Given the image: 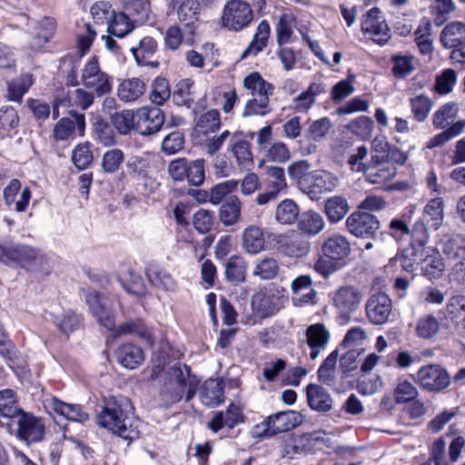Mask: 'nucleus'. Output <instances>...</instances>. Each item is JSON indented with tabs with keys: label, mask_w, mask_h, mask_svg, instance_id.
Segmentation results:
<instances>
[{
	"label": "nucleus",
	"mask_w": 465,
	"mask_h": 465,
	"mask_svg": "<svg viewBox=\"0 0 465 465\" xmlns=\"http://www.w3.org/2000/svg\"><path fill=\"white\" fill-rule=\"evenodd\" d=\"M415 40L421 54L431 57L434 46L431 35V24L429 18L423 17L415 31Z\"/></svg>",
	"instance_id": "38"
},
{
	"label": "nucleus",
	"mask_w": 465,
	"mask_h": 465,
	"mask_svg": "<svg viewBox=\"0 0 465 465\" xmlns=\"http://www.w3.org/2000/svg\"><path fill=\"white\" fill-rule=\"evenodd\" d=\"M242 246L250 254H257L265 249V239L262 228L250 225L242 235Z\"/></svg>",
	"instance_id": "30"
},
{
	"label": "nucleus",
	"mask_w": 465,
	"mask_h": 465,
	"mask_svg": "<svg viewBox=\"0 0 465 465\" xmlns=\"http://www.w3.org/2000/svg\"><path fill=\"white\" fill-rule=\"evenodd\" d=\"M268 189L280 193L287 188L284 169L279 166H267Z\"/></svg>",
	"instance_id": "61"
},
{
	"label": "nucleus",
	"mask_w": 465,
	"mask_h": 465,
	"mask_svg": "<svg viewBox=\"0 0 465 465\" xmlns=\"http://www.w3.org/2000/svg\"><path fill=\"white\" fill-rule=\"evenodd\" d=\"M171 96L168 81L163 77H157L151 84L150 99L157 107L163 105Z\"/></svg>",
	"instance_id": "54"
},
{
	"label": "nucleus",
	"mask_w": 465,
	"mask_h": 465,
	"mask_svg": "<svg viewBox=\"0 0 465 465\" xmlns=\"http://www.w3.org/2000/svg\"><path fill=\"white\" fill-rule=\"evenodd\" d=\"M134 29V25L125 13L114 14L107 24V32L116 37H124Z\"/></svg>",
	"instance_id": "48"
},
{
	"label": "nucleus",
	"mask_w": 465,
	"mask_h": 465,
	"mask_svg": "<svg viewBox=\"0 0 465 465\" xmlns=\"http://www.w3.org/2000/svg\"><path fill=\"white\" fill-rule=\"evenodd\" d=\"M391 310V300L384 292L372 294L366 302V314L369 321L373 324L379 325L387 322Z\"/></svg>",
	"instance_id": "16"
},
{
	"label": "nucleus",
	"mask_w": 465,
	"mask_h": 465,
	"mask_svg": "<svg viewBox=\"0 0 465 465\" xmlns=\"http://www.w3.org/2000/svg\"><path fill=\"white\" fill-rule=\"evenodd\" d=\"M306 343L311 349L310 358L315 361L329 343L331 334L323 323H314L306 329Z\"/></svg>",
	"instance_id": "21"
},
{
	"label": "nucleus",
	"mask_w": 465,
	"mask_h": 465,
	"mask_svg": "<svg viewBox=\"0 0 465 465\" xmlns=\"http://www.w3.org/2000/svg\"><path fill=\"white\" fill-rule=\"evenodd\" d=\"M126 12L137 21H145L149 15V3L144 0H123Z\"/></svg>",
	"instance_id": "64"
},
{
	"label": "nucleus",
	"mask_w": 465,
	"mask_h": 465,
	"mask_svg": "<svg viewBox=\"0 0 465 465\" xmlns=\"http://www.w3.org/2000/svg\"><path fill=\"white\" fill-rule=\"evenodd\" d=\"M302 421V416L295 411H280L270 415L265 420L257 424L255 429L258 436H272L289 431Z\"/></svg>",
	"instance_id": "5"
},
{
	"label": "nucleus",
	"mask_w": 465,
	"mask_h": 465,
	"mask_svg": "<svg viewBox=\"0 0 465 465\" xmlns=\"http://www.w3.org/2000/svg\"><path fill=\"white\" fill-rule=\"evenodd\" d=\"M70 115L73 119L63 117L54 124L53 137L56 142L68 140L75 130L78 131L80 136H84L85 129L84 114L71 111Z\"/></svg>",
	"instance_id": "19"
},
{
	"label": "nucleus",
	"mask_w": 465,
	"mask_h": 465,
	"mask_svg": "<svg viewBox=\"0 0 465 465\" xmlns=\"http://www.w3.org/2000/svg\"><path fill=\"white\" fill-rule=\"evenodd\" d=\"M32 84L33 77L30 74H23L8 83L7 90L9 100L20 103Z\"/></svg>",
	"instance_id": "50"
},
{
	"label": "nucleus",
	"mask_w": 465,
	"mask_h": 465,
	"mask_svg": "<svg viewBox=\"0 0 465 465\" xmlns=\"http://www.w3.org/2000/svg\"><path fill=\"white\" fill-rule=\"evenodd\" d=\"M193 82L191 79L179 81L173 89V102L178 106L190 108L193 103Z\"/></svg>",
	"instance_id": "47"
},
{
	"label": "nucleus",
	"mask_w": 465,
	"mask_h": 465,
	"mask_svg": "<svg viewBox=\"0 0 465 465\" xmlns=\"http://www.w3.org/2000/svg\"><path fill=\"white\" fill-rule=\"evenodd\" d=\"M112 123L121 134H127L132 130L136 131V111L116 112L112 115Z\"/></svg>",
	"instance_id": "51"
},
{
	"label": "nucleus",
	"mask_w": 465,
	"mask_h": 465,
	"mask_svg": "<svg viewBox=\"0 0 465 465\" xmlns=\"http://www.w3.org/2000/svg\"><path fill=\"white\" fill-rule=\"evenodd\" d=\"M94 160L91 143L84 142L77 144L72 151V161L79 170L86 169Z\"/></svg>",
	"instance_id": "55"
},
{
	"label": "nucleus",
	"mask_w": 465,
	"mask_h": 465,
	"mask_svg": "<svg viewBox=\"0 0 465 465\" xmlns=\"http://www.w3.org/2000/svg\"><path fill=\"white\" fill-rule=\"evenodd\" d=\"M82 84L90 89L97 96H103L112 91L109 75L101 70L98 59L92 57L84 66L81 74Z\"/></svg>",
	"instance_id": "7"
},
{
	"label": "nucleus",
	"mask_w": 465,
	"mask_h": 465,
	"mask_svg": "<svg viewBox=\"0 0 465 465\" xmlns=\"http://www.w3.org/2000/svg\"><path fill=\"white\" fill-rule=\"evenodd\" d=\"M415 58L413 55L395 54L391 57L393 62L392 74L398 78H405L415 70Z\"/></svg>",
	"instance_id": "60"
},
{
	"label": "nucleus",
	"mask_w": 465,
	"mask_h": 465,
	"mask_svg": "<svg viewBox=\"0 0 465 465\" xmlns=\"http://www.w3.org/2000/svg\"><path fill=\"white\" fill-rule=\"evenodd\" d=\"M279 272V265L276 259L266 256L258 260L254 265L252 275L262 281L275 278Z\"/></svg>",
	"instance_id": "49"
},
{
	"label": "nucleus",
	"mask_w": 465,
	"mask_h": 465,
	"mask_svg": "<svg viewBox=\"0 0 465 465\" xmlns=\"http://www.w3.org/2000/svg\"><path fill=\"white\" fill-rule=\"evenodd\" d=\"M132 410V404L127 398L111 397L97 415V422L123 439L133 440L138 437L139 432L133 423Z\"/></svg>",
	"instance_id": "1"
},
{
	"label": "nucleus",
	"mask_w": 465,
	"mask_h": 465,
	"mask_svg": "<svg viewBox=\"0 0 465 465\" xmlns=\"http://www.w3.org/2000/svg\"><path fill=\"white\" fill-rule=\"evenodd\" d=\"M18 424L17 436L27 443L35 442L43 439L45 425L35 416L21 412L15 418Z\"/></svg>",
	"instance_id": "18"
},
{
	"label": "nucleus",
	"mask_w": 465,
	"mask_h": 465,
	"mask_svg": "<svg viewBox=\"0 0 465 465\" xmlns=\"http://www.w3.org/2000/svg\"><path fill=\"white\" fill-rule=\"evenodd\" d=\"M232 134L228 131L224 130L221 134H207L206 136H203L200 139L203 143L207 154L209 156H213L218 151L222 148L223 143L231 137Z\"/></svg>",
	"instance_id": "57"
},
{
	"label": "nucleus",
	"mask_w": 465,
	"mask_h": 465,
	"mask_svg": "<svg viewBox=\"0 0 465 465\" xmlns=\"http://www.w3.org/2000/svg\"><path fill=\"white\" fill-rule=\"evenodd\" d=\"M348 129L360 138L367 140L371 136L373 122L370 117L360 116L348 124Z\"/></svg>",
	"instance_id": "62"
},
{
	"label": "nucleus",
	"mask_w": 465,
	"mask_h": 465,
	"mask_svg": "<svg viewBox=\"0 0 465 465\" xmlns=\"http://www.w3.org/2000/svg\"><path fill=\"white\" fill-rule=\"evenodd\" d=\"M243 86L252 95V98L247 101L243 109V117L263 116L271 113L272 108L269 102L270 96L272 95L274 90L272 84L266 82L259 73L253 72L243 79Z\"/></svg>",
	"instance_id": "2"
},
{
	"label": "nucleus",
	"mask_w": 465,
	"mask_h": 465,
	"mask_svg": "<svg viewBox=\"0 0 465 465\" xmlns=\"http://www.w3.org/2000/svg\"><path fill=\"white\" fill-rule=\"evenodd\" d=\"M128 334L143 339L150 346L154 342L151 329L141 319L129 320L120 324L114 330L113 336L118 338Z\"/></svg>",
	"instance_id": "23"
},
{
	"label": "nucleus",
	"mask_w": 465,
	"mask_h": 465,
	"mask_svg": "<svg viewBox=\"0 0 465 465\" xmlns=\"http://www.w3.org/2000/svg\"><path fill=\"white\" fill-rule=\"evenodd\" d=\"M350 233L360 238H373L380 229L376 216L365 212H354L346 220Z\"/></svg>",
	"instance_id": "11"
},
{
	"label": "nucleus",
	"mask_w": 465,
	"mask_h": 465,
	"mask_svg": "<svg viewBox=\"0 0 465 465\" xmlns=\"http://www.w3.org/2000/svg\"><path fill=\"white\" fill-rule=\"evenodd\" d=\"M124 161V153L119 148L107 150L102 157L101 166L106 173H115Z\"/></svg>",
	"instance_id": "56"
},
{
	"label": "nucleus",
	"mask_w": 465,
	"mask_h": 465,
	"mask_svg": "<svg viewBox=\"0 0 465 465\" xmlns=\"http://www.w3.org/2000/svg\"><path fill=\"white\" fill-rule=\"evenodd\" d=\"M45 408L50 414H57L68 420L84 423L89 414L78 404L66 403L53 397L45 401Z\"/></svg>",
	"instance_id": "20"
},
{
	"label": "nucleus",
	"mask_w": 465,
	"mask_h": 465,
	"mask_svg": "<svg viewBox=\"0 0 465 465\" xmlns=\"http://www.w3.org/2000/svg\"><path fill=\"white\" fill-rule=\"evenodd\" d=\"M149 162L138 155L130 156L125 164L127 174L145 194L155 192L159 186L156 179L149 174Z\"/></svg>",
	"instance_id": "10"
},
{
	"label": "nucleus",
	"mask_w": 465,
	"mask_h": 465,
	"mask_svg": "<svg viewBox=\"0 0 465 465\" xmlns=\"http://www.w3.org/2000/svg\"><path fill=\"white\" fill-rule=\"evenodd\" d=\"M440 42L446 48H456L465 43V24L451 22L440 33Z\"/></svg>",
	"instance_id": "32"
},
{
	"label": "nucleus",
	"mask_w": 465,
	"mask_h": 465,
	"mask_svg": "<svg viewBox=\"0 0 465 465\" xmlns=\"http://www.w3.org/2000/svg\"><path fill=\"white\" fill-rule=\"evenodd\" d=\"M200 3L196 0H185L180 5L177 15L191 35H193L199 19Z\"/></svg>",
	"instance_id": "33"
},
{
	"label": "nucleus",
	"mask_w": 465,
	"mask_h": 465,
	"mask_svg": "<svg viewBox=\"0 0 465 465\" xmlns=\"http://www.w3.org/2000/svg\"><path fill=\"white\" fill-rule=\"evenodd\" d=\"M351 252V242L346 236L341 233L328 236L322 244V254L331 261H341L348 257Z\"/></svg>",
	"instance_id": "22"
},
{
	"label": "nucleus",
	"mask_w": 465,
	"mask_h": 465,
	"mask_svg": "<svg viewBox=\"0 0 465 465\" xmlns=\"http://www.w3.org/2000/svg\"><path fill=\"white\" fill-rule=\"evenodd\" d=\"M276 250L290 258H302L311 252V242L297 231L273 235Z\"/></svg>",
	"instance_id": "6"
},
{
	"label": "nucleus",
	"mask_w": 465,
	"mask_h": 465,
	"mask_svg": "<svg viewBox=\"0 0 465 465\" xmlns=\"http://www.w3.org/2000/svg\"><path fill=\"white\" fill-rule=\"evenodd\" d=\"M220 127V114L217 110L212 109L200 115L193 130L197 137L201 138L216 133Z\"/></svg>",
	"instance_id": "36"
},
{
	"label": "nucleus",
	"mask_w": 465,
	"mask_h": 465,
	"mask_svg": "<svg viewBox=\"0 0 465 465\" xmlns=\"http://www.w3.org/2000/svg\"><path fill=\"white\" fill-rule=\"evenodd\" d=\"M380 9L377 7L369 10L361 22V30L371 35L372 40L384 45L391 38V30L384 20L379 17Z\"/></svg>",
	"instance_id": "17"
},
{
	"label": "nucleus",
	"mask_w": 465,
	"mask_h": 465,
	"mask_svg": "<svg viewBox=\"0 0 465 465\" xmlns=\"http://www.w3.org/2000/svg\"><path fill=\"white\" fill-rule=\"evenodd\" d=\"M239 182L236 180H228L213 186L210 191V202L213 204H219L223 198L234 192L238 187Z\"/></svg>",
	"instance_id": "63"
},
{
	"label": "nucleus",
	"mask_w": 465,
	"mask_h": 465,
	"mask_svg": "<svg viewBox=\"0 0 465 465\" xmlns=\"http://www.w3.org/2000/svg\"><path fill=\"white\" fill-rule=\"evenodd\" d=\"M186 393V401H190L194 391L190 378V369L175 363L168 367L164 382L161 388L160 395L165 404L178 402Z\"/></svg>",
	"instance_id": "3"
},
{
	"label": "nucleus",
	"mask_w": 465,
	"mask_h": 465,
	"mask_svg": "<svg viewBox=\"0 0 465 465\" xmlns=\"http://www.w3.org/2000/svg\"><path fill=\"white\" fill-rule=\"evenodd\" d=\"M242 211V202L237 196H230L221 205L219 218L226 225H233L240 221Z\"/></svg>",
	"instance_id": "39"
},
{
	"label": "nucleus",
	"mask_w": 465,
	"mask_h": 465,
	"mask_svg": "<svg viewBox=\"0 0 465 465\" xmlns=\"http://www.w3.org/2000/svg\"><path fill=\"white\" fill-rule=\"evenodd\" d=\"M85 302L89 305L93 316L97 322L106 328L114 331L115 326L114 315L106 305L105 299L96 291H84Z\"/></svg>",
	"instance_id": "13"
},
{
	"label": "nucleus",
	"mask_w": 465,
	"mask_h": 465,
	"mask_svg": "<svg viewBox=\"0 0 465 465\" xmlns=\"http://www.w3.org/2000/svg\"><path fill=\"white\" fill-rule=\"evenodd\" d=\"M339 184V178L324 170L312 172L310 177L302 182L301 191L306 193L312 200L318 199L321 194L331 193Z\"/></svg>",
	"instance_id": "9"
},
{
	"label": "nucleus",
	"mask_w": 465,
	"mask_h": 465,
	"mask_svg": "<svg viewBox=\"0 0 465 465\" xmlns=\"http://www.w3.org/2000/svg\"><path fill=\"white\" fill-rule=\"evenodd\" d=\"M146 86L143 80L134 77L124 80L117 88V94L124 102H134L139 99L145 92Z\"/></svg>",
	"instance_id": "37"
},
{
	"label": "nucleus",
	"mask_w": 465,
	"mask_h": 465,
	"mask_svg": "<svg viewBox=\"0 0 465 465\" xmlns=\"http://www.w3.org/2000/svg\"><path fill=\"white\" fill-rule=\"evenodd\" d=\"M17 261L20 266L29 272L49 273L47 258L38 251L26 246H16L9 250L0 247V260L4 258Z\"/></svg>",
	"instance_id": "4"
},
{
	"label": "nucleus",
	"mask_w": 465,
	"mask_h": 465,
	"mask_svg": "<svg viewBox=\"0 0 465 465\" xmlns=\"http://www.w3.org/2000/svg\"><path fill=\"white\" fill-rule=\"evenodd\" d=\"M325 222L322 216L315 211L302 213L297 220V228L300 233L308 236H316L323 231Z\"/></svg>",
	"instance_id": "27"
},
{
	"label": "nucleus",
	"mask_w": 465,
	"mask_h": 465,
	"mask_svg": "<svg viewBox=\"0 0 465 465\" xmlns=\"http://www.w3.org/2000/svg\"><path fill=\"white\" fill-rule=\"evenodd\" d=\"M299 206L292 199L282 201L275 210V219L282 224H292L299 218Z\"/></svg>",
	"instance_id": "46"
},
{
	"label": "nucleus",
	"mask_w": 465,
	"mask_h": 465,
	"mask_svg": "<svg viewBox=\"0 0 465 465\" xmlns=\"http://www.w3.org/2000/svg\"><path fill=\"white\" fill-rule=\"evenodd\" d=\"M332 300L334 306L346 321L349 314L358 309L362 300V293L352 285H344L335 292Z\"/></svg>",
	"instance_id": "15"
},
{
	"label": "nucleus",
	"mask_w": 465,
	"mask_h": 465,
	"mask_svg": "<svg viewBox=\"0 0 465 465\" xmlns=\"http://www.w3.org/2000/svg\"><path fill=\"white\" fill-rule=\"evenodd\" d=\"M251 305L253 313L261 319L271 317L278 311L273 297L264 292L255 293L252 297Z\"/></svg>",
	"instance_id": "40"
},
{
	"label": "nucleus",
	"mask_w": 465,
	"mask_h": 465,
	"mask_svg": "<svg viewBox=\"0 0 465 465\" xmlns=\"http://www.w3.org/2000/svg\"><path fill=\"white\" fill-rule=\"evenodd\" d=\"M325 92V87L322 84L313 83L306 91L301 93L294 99V108L297 111L304 112L309 110L315 103V97L320 94Z\"/></svg>",
	"instance_id": "44"
},
{
	"label": "nucleus",
	"mask_w": 465,
	"mask_h": 465,
	"mask_svg": "<svg viewBox=\"0 0 465 465\" xmlns=\"http://www.w3.org/2000/svg\"><path fill=\"white\" fill-rule=\"evenodd\" d=\"M94 92H89L86 88H77L68 93L59 104L64 106H75L85 111L94 104Z\"/></svg>",
	"instance_id": "41"
},
{
	"label": "nucleus",
	"mask_w": 465,
	"mask_h": 465,
	"mask_svg": "<svg viewBox=\"0 0 465 465\" xmlns=\"http://www.w3.org/2000/svg\"><path fill=\"white\" fill-rule=\"evenodd\" d=\"M350 209V204L345 197L334 195L325 200L323 213L330 223H337L346 216Z\"/></svg>",
	"instance_id": "29"
},
{
	"label": "nucleus",
	"mask_w": 465,
	"mask_h": 465,
	"mask_svg": "<svg viewBox=\"0 0 465 465\" xmlns=\"http://www.w3.org/2000/svg\"><path fill=\"white\" fill-rule=\"evenodd\" d=\"M339 358L338 350H334L324 360L318 370L319 380L327 385H331L335 380L336 364Z\"/></svg>",
	"instance_id": "53"
},
{
	"label": "nucleus",
	"mask_w": 465,
	"mask_h": 465,
	"mask_svg": "<svg viewBox=\"0 0 465 465\" xmlns=\"http://www.w3.org/2000/svg\"><path fill=\"white\" fill-rule=\"evenodd\" d=\"M52 322L64 334L74 331L80 324L79 317L73 311L51 313Z\"/></svg>",
	"instance_id": "45"
},
{
	"label": "nucleus",
	"mask_w": 465,
	"mask_h": 465,
	"mask_svg": "<svg viewBox=\"0 0 465 465\" xmlns=\"http://www.w3.org/2000/svg\"><path fill=\"white\" fill-rule=\"evenodd\" d=\"M210 171L217 178L229 177L233 172V165L224 153H215L211 156Z\"/></svg>",
	"instance_id": "59"
},
{
	"label": "nucleus",
	"mask_w": 465,
	"mask_h": 465,
	"mask_svg": "<svg viewBox=\"0 0 465 465\" xmlns=\"http://www.w3.org/2000/svg\"><path fill=\"white\" fill-rule=\"evenodd\" d=\"M309 406L317 411L326 412L332 407V399L329 392L318 384H309L306 389Z\"/></svg>",
	"instance_id": "28"
},
{
	"label": "nucleus",
	"mask_w": 465,
	"mask_h": 465,
	"mask_svg": "<svg viewBox=\"0 0 465 465\" xmlns=\"http://www.w3.org/2000/svg\"><path fill=\"white\" fill-rule=\"evenodd\" d=\"M16 405L15 392L6 389L0 391V424L9 426V421L15 420L21 412Z\"/></svg>",
	"instance_id": "31"
},
{
	"label": "nucleus",
	"mask_w": 465,
	"mask_h": 465,
	"mask_svg": "<svg viewBox=\"0 0 465 465\" xmlns=\"http://www.w3.org/2000/svg\"><path fill=\"white\" fill-rule=\"evenodd\" d=\"M116 361L126 369L133 370L142 364L144 353L141 347L134 343H124L115 350Z\"/></svg>",
	"instance_id": "25"
},
{
	"label": "nucleus",
	"mask_w": 465,
	"mask_h": 465,
	"mask_svg": "<svg viewBox=\"0 0 465 465\" xmlns=\"http://www.w3.org/2000/svg\"><path fill=\"white\" fill-rule=\"evenodd\" d=\"M270 35V25L267 21L262 20L258 27L257 32L254 35L253 39L249 44L248 47L242 53L241 58L244 59L250 54H257L266 46L268 38Z\"/></svg>",
	"instance_id": "42"
},
{
	"label": "nucleus",
	"mask_w": 465,
	"mask_h": 465,
	"mask_svg": "<svg viewBox=\"0 0 465 465\" xmlns=\"http://www.w3.org/2000/svg\"><path fill=\"white\" fill-rule=\"evenodd\" d=\"M366 180L372 184H383L392 180L396 173L395 164L379 156H371L364 171Z\"/></svg>",
	"instance_id": "14"
},
{
	"label": "nucleus",
	"mask_w": 465,
	"mask_h": 465,
	"mask_svg": "<svg viewBox=\"0 0 465 465\" xmlns=\"http://www.w3.org/2000/svg\"><path fill=\"white\" fill-rule=\"evenodd\" d=\"M55 21L50 17H45L39 23V32L34 37L30 45L32 49H40L54 35Z\"/></svg>",
	"instance_id": "52"
},
{
	"label": "nucleus",
	"mask_w": 465,
	"mask_h": 465,
	"mask_svg": "<svg viewBox=\"0 0 465 465\" xmlns=\"http://www.w3.org/2000/svg\"><path fill=\"white\" fill-rule=\"evenodd\" d=\"M243 421V415L238 406L231 404L226 411L216 412L208 422V428L213 432L219 431L223 427L233 428Z\"/></svg>",
	"instance_id": "24"
},
{
	"label": "nucleus",
	"mask_w": 465,
	"mask_h": 465,
	"mask_svg": "<svg viewBox=\"0 0 465 465\" xmlns=\"http://www.w3.org/2000/svg\"><path fill=\"white\" fill-rule=\"evenodd\" d=\"M246 262L239 255L230 257L225 263V275L229 282L240 283L245 281Z\"/></svg>",
	"instance_id": "43"
},
{
	"label": "nucleus",
	"mask_w": 465,
	"mask_h": 465,
	"mask_svg": "<svg viewBox=\"0 0 465 465\" xmlns=\"http://www.w3.org/2000/svg\"><path fill=\"white\" fill-rule=\"evenodd\" d=\"M229 149L239 166L250 167L253 163L251 143L243 139L237 138L233 134L230 139Z\"/></svg>",
	"instance_id": "34"
},
{
	"label": "nucleus",
	"mask_w": 465,
	"mask_h": 465,
	"mask_svg": "<svg viewBox=\"0 0 465 465\" xmlns=\"http://www.w3.org/2000/svg\"><path fill=\"white\" fill-rule=\"evenodd\" d=\"M164 122V114L157 106H143L136 110V132L142 135L157 133Z\"/></svg>",
	"instance_id": "12"
},
{
	"label": "nucleus",
	"mask_w": 465,
	"mask_h": 465,
	"mask_svg": "<svg viewBox=\"0 0 465 465\" xmlns=\"http://www.w3.org/2000/svg\"><path fill=\"white\" fill-rule=\"evenodd\" d=\"M200 399L203 405L215 407L223 401V388L218 380L209 379L204 381Z\"/></svg>",
	"instance_id": "35"
},
{
	"label": "nucleus",
	"mask_w": 465,
	"mask_h": 465,
	"mask_svg": "<svg viewBox=\"0 0 465 465\" xmlns=\"http://www.w3.org/2000/svg\"><path fill=\"white\" fill-rule=\"evenodd\" d=\"M442 252L449 259H456L463 250L464 239L460 234H445L441 239Z\"/></svg>",
	"instance_id": "58"
},
{
	"label": "nucleus",
	"mask_w": 465,
	"mask_h": 465,
	"mask_svg": "<svg viewBox=\"0 0 465 465\" xmlns=\"http://www.w3.org/2000/svg\"><path fill=\"white\" fill-rule=\"evenodd\" d=\"M252 18V9L247 2L230 0L223 8L222 22L224 27L233 31H240L248 26Z\"/></svg>",
	"instance_id": "8"
},
{
	"label": "nucleus",
	"mask_w": 465,
	"mask_h": 465,
	"mask_svg": "<svg viewBox=\"0 0 465 465\" xmlns=\"http://www.w3.org/2000/svg\"><path fill=\"white\" fill-rule=\"evenodd\" d=\"M156 48V41L153 37L145 36L138 41L137 45L131 47V52L139 65L157 67L158 62L150 60Z\"/></svg>",
	"instance_id": "26"
}]
</instances>
